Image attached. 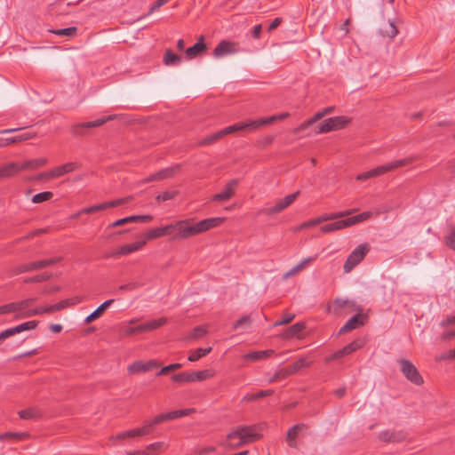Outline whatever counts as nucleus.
Here are the masks:
<instances>
[{
    "label": "nucleus",
    "mask_w": 455,
    "mask_h": 455,
    "mask_svg": "<svg viewBox=\"0 0 455 455\" xmlns=\"http://www.w3.org/2000/svg\"><path fill=\"white\" fill-rule=\"evenodd\" d=\"M224 220L225 218H210L194 222L193 219H185L177 220L170 224L169 227H172V232H176L174 238L183 240L204 233L219 226Z\"/></svg>",
    "instance_id": "1"
},
{
    "label": "nucleus",
    "mask_w": 455,
    "mask_h": 455,
    "mask_svg": "<svg viewBox=\"0 0 455 455\" xmlns=\"http://www.w3.org/2000/svg\"><path fill=\"white\" fill-rule=\"evenodd\" d=\"M261 438V435L257 433L254 426H239L233 428L226 437V440L220 443V445L237 449L247 443H252Z\"/></svg>",
    "instance_id": "2"
},
{
    "label": "nucleus",
    "mask_w": 455,
    "mask_h": 455,
    "mask_svg": "<svg viewBox=\"0 0 455 455\" xmlns=\"http://www.w3.org/2000/svg\"><path fill=\"white\" fill-rule=\"evenodd\" d=\"M369 251L370 245L368 243H362L355 247L344 263V272H351L360 262H362Z\"/></svg>",
    "instance_id": "3"
},
{
    "label": "nucleus",
    "mask_w": 455,
    "mask_h": 455,
    "mask_svg": "<svg viewBox=\"0 0 455 455\" xmlns=\"http://www.w3.org/2000/svg\"><path fill=\"white\" fill-rule=\"evenodd\" d=\"M350 123V118L345 116L325 119L318 127L317 133H326L345 128Z\"/></svg>",
    "instance_id": "4"
},
{
    "label": "nucleus",
    "mask_w": 455,
    "mask_h": 455,
    "mask_svg": "<svg viewBox=\"0 0 455 455\" xmlns=\"http://www.w3.org/2000/svg\"><path fill=\"white\" fill-rule=\"evenodd\" d=\"M398 364L400 371L408 380L414 383L415 385L423 384V378L421 377L416 366L411 361L403 358L398 361Z\"/></svg>",
    "instance_id": "5"
},
{
    "label": "nucleus",
    "mask_w": 455,
    "mask_h": 455,
    "mask_svg": "<svg viewBox=\"0 0 455 455\" xmlns=\"http://www.w3.org/2000/svg\"><path fill=\"white\" fill-rule=\"evenodd\" d=\"M355 212H356V210H351V211L339 212H336V213L323 214L321 216H318L317 218H315L313 220H310L308 221H306V222L302 223L297 228V230L311 228V227H314V226H317V225H319V224H321L323 222H325V221L338 220V219L348 216L351 213Z\"/></svg>",
    "instance_id": "6"
},
{
    "label": "nucleus",
    "mask_w": 455,
    "mask_h": 455,
    "mask_svg": "<svg viewBox=\"0 0 455 455\" xmlns=\"http://www.w3.org/2000/svg\"><path fill=\"white\" fill-rule=\"evenodd\" d=\"M413 161V157H407L404 159L394 161L387 164L380 165L370 171L371 178L380 176L385 172H391L396 168L407 165Z\"/></svg>",
    "instance_id": "7"
},
{
    "label": "nucleus",
    "mask_w": 455,
    "mask_h": 455,
    "mask_svg": "<svg viewBox=\"0 0 455 455\" xmlns=\"http://www.w3.org/2000/svg\"><path fill=\"white\" fill-rule=\"evenodd\" d=\"M35 301L36 299L31 298L21 301L13 302V305H18L17 309L14 312L16 314V318H26L40 315V310L38 309H27Z\"/></svg>",
    "instance_id": "8"
},
{
    "label": "nucleus",
    "mask_w": 455,
    "mask_h": 455,
    "mask_svg": "<svg viewBox=\"0 0 455 455\" xmlns=\"http://www.w3.org/2000/svg\"><path fill=\"white\" fill-rule=\"evenodd\" d=\"M346 309H348L349 312H352L354 310H357V307L353 301L342 299H337L327 307L328 313L333 314L335 315H342L343 311Z\"/></svg>",
    "instance_id": "9"
},
{
    "label": "nucleus",
    "mask_w": 455,
    "mask_h": 455,
    "mask_svg": "<svg viewBox=\"0 0 455 455\" xmlns=\"http://www.w3.org/2000/svg\"><path fill=\"white\" fill-rule=\"evenodd\" d=\"M238 52L236 43L230 41H221L214 49L213 55L217 59L226 57L228 55L235 54Z\"/></svg>",
    "instance_id": "10"
},
{
    "label": "nucleus",
    "mask_w": 455,
    "mask_h": 455,
    "mask_svg": "<svg viewBox=\"0 0 455 455\" xmlns=\"http://www.w3.org/2000/svg\"><path fill=\"white\" fill-rule=\"evenodd\" d=\"M299 192L297 191L291 195H289L280 200H277L275 204L267 210V212L270 215L280 213L288 208L298 197Z\"/></svg>",
    "instance_id": "11"
},
{
    "label": "nucleus",
    "mask_w": 455,
    "mask_h": 455,
    "mask_svg": "<svg viewBox=\"0 0 455 455\" xmlns=\"http://www.w3.org/2000/svg\"><path fill=\"white\" fill-rule=\"evenodd\" d=\"M238 186V180H231L228 181L225 187V188L220 192L216 194L212 200L219 202H226L234 196L235 189Z\"/></svg>",
    "instance_id": "12"
},
{
    "label": "nucleus",
    "mask_w": 455,
    "mask_h": 455,
    "mask_svg": "<svg viewBox=\"0 0 455 455\" xmlns=\"http://www.w3.org/2000/svg\"><path fill=\"white\" fill-rule=\"evenodd\" d=\"M305 424H297L289 429L286 435V442L290 447H297V439L299 438L306 431Z\"/></svg>",
    "instance_id": "13"
},
{
    "label": "nucleus",
    "mask_w": 455,
    "mask_h": 455,
    "mask_svg": "<svg viewBox=\"0 0 455 455\" xmlns=\"http://www.w3.org/2000/svg\"><path fill=\"white\" fill-rule=\"evenodd\" d=\"M160 364L154 360L148 361L147 363H143L141 361H137L129 365L128 367V372L131 374H135L139 372H145L148 371L153 368L158 367Z\"/></svg>",
    "instance_id": "14"
},
{
    "label": "nucleus",
    "mask_w": 455,
    "mask_h": 455,
    "mask_svg": "<svg viewBox=\"0 0 455 455\" xmlns=\"http://www.w3.org/2000/svg\"><path fill=\"white\" fill-rule=\"evenodd\" d=\"M308 365H309V362H307V359L299 358L293 364L288 366L286 369H284L282 371L276 373L275 376L270 379V381H275V379H277L279 375H282V376L284 377V376H287V375L293 374V373L297 372L299 370H300L301 368L307 367Z\"/></svg>",
    "instance_id": "15"
},
{
    "label": "nucleus",
    "mask_w": 455,
    "mask_h": 455,
    "mask_svg": "<svg viewBox=\"0 0 455 455\" xmlns=\"http://www.w3.org/2000/svg\"><path fill=\"white\" fill-rule=\"evenodd\" d=\"M114 299H108L100 305L92 314H90L85 319L84 323L90 324L92 322L100 318L106 310L113 304Z\"/></svg>",
    "instance_id": "16"
},
{
    "label": "nucleus",
    "mask_w": 455,
    "mask_h": 455,
    "mask_svg": "<svg viewBox=\"0 0 455 455\" xmlns=\"http://www.w3.org/2000/svg\"><path fill=\"white\" fill-rule=\"evenodd\" d=\"M364 323V315L358 314L352 318H350L344 325L343 327L339 331V335L349 332L360 325H363Z\"/></svg>",
    "instance_id": "17"
},
{
    "label": "nucleus",
    "mask_w": 455,
    "mask_h": 455,
    "mask_svg": "<svg viewBox=\"0 0 455 455\" xmlns=\"http://www.w3.org/2000/svg\"><path fill=\"white\" fill-rule=\"evenodd\" d=\"M146 243H147V240L142 239V240L135 242V243L124 244L118 248L116 254L122 255V256L129 255L131 253H133V252L140 250Z\"/></svg>",
    "instance_id": "18"
},
{
    "label": "nucleus",
    "mask_w": 455,
    "mask_h": 455,
    "mask_svg": "<svg viewBox=\"0 0 455 455\" xmlns=\"http://www.w3.org/2000/svg\"><path fill=\"white\" fill-rule=\"evenodd\" d=\"M305 323H297L291 326L290 328L286 329L280 336L283 339H289L291 338H302V331L305 329Z\"/></svg>",
    "instance_id": "19"
},
{
    "label": "nucleus",
    "mask_w": 455,
    "mask_h": 455,
    "mask_svg": "<svg viewBox=\"0 0 455 455\" xmlns=\"http://www.w3.org/2000/svg\"><path fill=\"white\" fill-rule=\"evenodd\" d=\"M172 233V227H169V225L161 227V228H152L145 235L144 239L148 240H154L160 238L164 235H169Z\"/></svg>",
    "instance_id": "20"
},
{
    "label": "nucleus",
    "mask_w": 455,
    "mask_h": 455,
    "mask_svg": "<svg viewBox=\"0 0 455 455\" xmlns=\"http://www.w3.org/2000/svg\"><path fill=\"white\" fill-rule=\"evenodd\" d=\"M151 220H152V216H150V215H133V216L126 217V218L120 219V220L115 221L114 223H112L109 226V228H116V227L123 226L124 224L137 222L139 220L149 221Z\"/></svg>",
    "instance_id": "21"
},
{
    "label": "nucleus",
    "mask_w": 455,
    "mask_h": 455,
    "mask_svg": "<svg viewBox=\"0 0 455 455\" xmlns=\"http://www.w3.org/2000/svg\"><path fill=\"white\" fill-rule=\"evenodd\" d=\"M62 175H64V174H63L62 167L60 165V166L55 167L52 170H49L47 172L38 174L36 179L37 180L47 181V180H51L59 178Z\"/></svg>",
    "instance_id": "22"
},
{
    "label": "nucleus",
    "mask_w": 455,
    "mask_h": 455,
    "mask_svg": "<svg viewBox=\"0 0 455 455\" xmlns=\"http://www.w3.org/2000/svg\"><path fill=\"white\" fill-rule=\"evenodd\" d=\"M20 170V164L16 163H9L0 168V179L12 177L18 173Z\"/></svg>",
    "instance_id": "23"
},
{
    "label": "nucleus",
    "mask_w": 455,
    "mask_h": 455,
    "mask_svg": "<svg viewBox=\"0 0 455 455\" xmlns=\"http://www.w3.org/2000/svg\"><path fill=\"white\" fill-rule=\"evenodd\" d=\"M315 258L314 257H308L304 259L300 263L296 265L294 267H292L291 270L287 271L283 274V278L287 279L290 278L298 273H299L302 269H304L307 266H308L312 261L315 260Z\"/></svg>",
    "instance_id": "24"
},
{
    "label": "nucleus",
    "mask_w": 455,
    "mask_h": 455,
    "mask_svg": "<svg viewBox=\"0 0 455 455\" xmlns=\"http://www.w3.org/2000/svg\"><path fill=\"white\" fill-rule=\"evenodd\" d=\"M380 33L383 36L392 39L398 34V29L394 21L388 20L381 25Z\"/></svg>",
    "instance_id": "25"
},
{
    "label": "nucleus",
    "mask_w": 455,
    "mask_h": 455,
    "mask_svg": "<svg viewBox=\"0 0 455 455\" xmlns=\"http://www.w3.org/2000/svg\"><path fill=\"white\" fill-rule=\"evenodd\" d=\"M206 49L204 43V36H201L199 42L186 50V55L188 59H193L202 53Z\"/></svg>",
    "instance_id": "26"
},
{
    "label": "nucleus",
    "mask_w": 455,
    "mask_h": 455,
    "mask_svg": "<svg viewBox=\"0 0 455 455\" xmlns=\"http://www.w3.org/2000/svg\"><path fill=\"white\" fill-rule=\"evenodd\" d=\"M46 164V158L39 157L25 161L23 164H20V168L21 170H35L42 166H44Z\"/></svg>",
    "instance_id": "27"
},
{
    "label": "nucleus",
    "mask_w": 455,
    "mask_h": 455,
    "mask_svg": "<svg viewBox=\"0 0 455 455\" xmlns=\"http://www.w3.org/2000/svg\"><path fill=\"white\" fill-rule=\"evenodd\" d=\"M54 262H56V259H54L33 262L29 265H25V266L21 267L20 272H25V271L37 269V268H43V267H45L47 266L53 264Z\"/></svg>",
    "instance_id": "28"
},
{
    "label": "nucleus",
    "mask_w": 455,
    "mask_h": 455,
    "mask_svg": "<svg viewBox=\"0 0 455 455\" xmlns=\"http://www.w3.org/2000/svg\"><path fill=\"white\" fill-rule=\"evenodd\" d=\"M137 322H138L137 319H132L128 323H124L122 326L124 333L125 335L131 336L137 332H143L144 330L139 329L140 324L136 325Z\"/></svg>",
    "instance_id": "29"
},
{
    "label": "nucleus",
    "mask_w": 455,
    "mask_h": 455,
    "mask_svg": "<svg viewBox=\"0 0 455 455\" xmlns=\"http://www.w3.org/2000/svg\"><path fill=\"white\" fill-rule=\"evenodd\" d=\"M18 414L23 419H37L41 416L40 411L36 407L21 410Z\"/></svg>",
    "instance_id": "30"
},
{
    "label": "nucleus",
    "mask_w": 455,
    "mask_h": 455,
    "mask_svg": "<svg viewBox=\"0 0 455 455\" xmlns=\"http://www.w3.org/2000/svg\"><path fill=\"white\" fill-rule=\"evenodd\" d=\"M274 354V350L268 349L264 351H256L251 352L244 355L245 359L251 360V361H259L263 360Z\"/></svg>",
    "instance_id": "31"
},
{
    "label": "nucleus",
    "mask_w": 455,
    "mask_h": 455,
    "mask_svg": "<svg viewBox=\"0 0 455 455\" xmlns=\"http://www.w3.org/2000/svg\"><path fill=\"white\" fill-rule=\"evenodd\" d=\"M166 323V318L162 317L156 320L149 321L146 323L140 324V330H144V331H150L155 329L159 328Z\"/></svg>",
    "instance_id": "32"
},
{
    "label": "nucleus",
    "mask_w": 455,
    "mask_h": 455,
    "mask_svg": "<svg viewBox=\"0 0 455 455\" xmlns=\"http://www.w3.org/2000/svg\"><path fill=\"white\" fill-rule=\"evenodd\" d=\"M164 62L167 66H177L181 62V58L167 50L164 56Z\"/></svg>",
    "instance_id": "33"
},
{
    "label": "nucleus",
    "mask_w": 455,
    "mask_h": 455,
    "mask_svg": "<svg viewBox=\"0 0 455 455\" xmlns=\"http://www.w3.org/2000/svg\"><path fill=\"white\" fill-rule=\"evenodd\" d=\"M211 351H212L211 347H205V348H197L195 351L190 352L188 359L190 362L198 361L200 358L205 356Z\"/></svg>",
    "instance_id": "34"
},
{
    "label": "nucleus",
    "mask_w": 455,
    "mask_h": 455,
    "mask_svg": "<svg viewBox=\"0 0 455 455\" xmlns=\"http://www.w3.org/2000/svg\"><path fill=\"white\" fill-rule=\"evenodd\" d=\"M176 169H177V167L163 170V171L157 172L156 174L150 176L147 180L151 181V180H164V179L170 178L173 175Z\"/></svg>",
    "instance_id": "35"
},
{
    "label": "nucleus",
    "mask_w": 455,
    "mask_h": 455,
    "mask_svg": "<svg viewBox=\"0 0 455 455\" xmlns=\"http://www.w3.org/2000/svg\"><path fill=\"white\" fill-rule=\"evenodd\" d=\"M244 129H251L250 122L239 123V124H235L234 125L228 126L222 130V133H224V135H228V134L233 133L235 132L242 131Z\"/></svg>",
    "instance_id": "36"
},
{
    "label": "nucleus",
    "mask_w": 455,
    "mask_h": 455,
    "mask_svg": "<svg viewBox=\"0 0 455 455\" xmlns=\"http://www.w3.org/2000/svg\"><path fill=\"white\" fill-rule=\"evenodd\" d=\"M164 446V443L161 442L149 444L141 451V455H156Z\"/></svg>",
    "instance_id": "37"
},
{
    "label": "nucleus",
    "mask_w": 455,
    "mask_h": 455,
    "mask_svg": "<svg viewBox=\"0 0 455 455\" xmlns=\"http://www.w3.org/2000/svg\"><path fill=\"white\" fill-rule=\"evenodd\" d=\"M38 324L37 321H28L23 323H20L14 327V331H16V334H19L22 331H31L36 328Z\"/></svg>",
    "instance_id": "38"
},
{
    "label": "nucleus",
    "mask_w": 455,
    "mask_h": 455,
    "mask_svg": "<svg viewBox=\"0 0 455 455\" xmlns=\"http://www.w3.org/2000/svg\"><path fill=\"white\" fill-rule=\"evenodd\" d=\"M373 216V213L371 212H363L358 215L349 217L350 223L352 226L357 225L361 222H363L369 219H371Z\"/></svg>",
    "instance_id": "39"
},
{
    "label": "nucleus",
    "mask_w": 455,
    "mask_h": 455,
    "mask_svg": "<svg viewBox=\"0 0 455 455\" xmlns=\"http://www.w3.org/2000/svg\"><path fill=\"white\" fill-rule=\"evenodd\" d=\"M276 120H277V116H272L267 117V118H263V119H260V120L249 121V122H250L251 129H257L260 125H267V124H272L273 122H275Z\"/></svg>",
    "instance_id": "40"
},
{
    "label": "nucleus",
    "mask_w": 455,
    "mask_h": 455,
    "mask_svg": "<svg viewBox=\"0 0 455 455\" xmlns=\"http://www.w3.org/2000/svg\"><path fill=\"white\" fill-rule=\"evenodd\" d=\"M193 409H186V410H179V411H173L169 413H167V419L173 420L178 418L185 417L193 412Z\"/></svg>",
    "instance_id": "41"
},
{
    "label": "nucleus",
    "mask_w": 455,
    "mask_h": 455,
    "mask_svg": "<svg viewBox=\"0 0 455 455\" xmlns=\"http://www.w3.org/2000/svg\"><path fill=\"white\" fill-rule=\"evenodd\" d=\"M52 196H53V194L52 192H49V191L42 192V193L35 195L32 197V202L34 204H40V203H43V202L52 199Z\"/></svg>",
    "instance_id": "42"
},
{
    "label": "nucleus",
    "mask_w": 455,
    "mask_h": 455,
    "mask_svg": "<svg viewBox=\"0 0 455 455\" xmlns=\"http://www.w3.org/2000/svg\"><path fill=\"white\" fill-rule=\"evenodd\" d=\"M82 301H83L82 298H76L74 299L64 300V301H61V302L54 305V308H56L57 311H60V310H62V309H64L65 307H67L68 306H72V305L80 303Z\"/></svg>",
    "instance_id": "43"
},
{
    "label": "nucleus",
    "mask_w": 455,
    "mask_h": 455,
    "mask_svg": "<svg viewBox=\"0 0 455 455\" xmlns=\"http://www.w3.org/2000/svg\"><path fill=\"white\" fill-rule=\"evenodd\" d=\"M141 432L139 428H134L122 434H119L116 436V439H125V438H134L138 436H141Z\"/></svg>",
    "instance_id": "44"
},
{
    "label": "nucleus",
    "mask_w": 455,
    "mask_h": 455,
    "mask_svg": "<svg viewBox=\"0 0 455 455\" xmlns=\"http://www.w3.org/2000/svg\"><path fill=\"white\" fill-rule=\"evenodd\" d=\"M207 334V330L202 326L196 327L189 334L188 339H198Z\"/></svg>",
    "instance_id": "45"
},
{
    "label": "nucleus",
    "mask_w": 455,
    "mask_h": 455,
    "mask_svg": "<svg viewBox=\"0 0 455 455\" xmlns=\"http://www.w3.org/2000/svg\"><path fill=\"white\" fill-rule=\"evenodd\" d=\"M51 32L57 36L72 37L76 35V28L71 27L63 29L52 30Z\"/></svg>",
    "instance_id": "46"
},
{
    "label": "nucleus",
    "mask_w": 455,
    "mask_h": 455,
    "mask_svg": "<svg viewBox=\"0 0 455 455\" xmlns=\"http://www.w3.org/2000/svg\"><path fill=\"white\" fill-rule=\"evenodd\" d=\"M379 440L383 442H399L401 438L397 437L396 435L390 433L388 431L381 432L379 435Z\"/></svg>",
    "instance_id": "47"
},
{
    "label": "nucleus",
    "mask_w": 455,
    "mask_h": 455,
    "mask_svg": "<svg viewBox=\"0 0 455 455\" xmlns=\"http://www.w3.org/2000/svg\"><path fill=\"white\" fill-rule=\"evenodd\" d=\"M349 227H352L349 218L332 223L333 231L341 230Z\"/></svg>",
    "instance_id": "48"
},
{
    "label": "nucleus",
    "mask_w": 455,
    "mask_h": 455,
    "mask_svg": "<svg viewBox=\"0 0 455 455\" xmlns=\"http://www.w3.org/2000/svg\"><path fill=\"white\" fill-rule=\"evenodd\" d=\"M199 372V381H204L209 379H212L215 376L216 372L212 369H205L202 371H198Z\"/></svg>",
    "instance_id": "49"
},
{
    "label": "nucleus",
    "mask_w": 455,
    "mask_h": 455,
    "mask_svg": "<svg viewBox=\"0 0 455 455\" xmlns=\"http://www.w3.org/2000/svg\"><path fill=\"white\" fill-rule=\"evenodd\" d=\"M251 323V320L250 319V317L243 316L235 323L234 328L235 329L248 328V327H250Z\"/></svg>",
    "instance_id": "50"
},
{
    "label": "nucleus",
    "mask_w": 455,
    "mask_h": 455,
    "mask_svg": "<svg viewBox=\"0 0 455 455\" xmlns=\"http://www.w3.org/2000/svg\"><path fill=\"white\" fill-rule=\"evenodd\" d=\"M223 136H225V135H224V133H222V130H221V131H220V132H216V133H214V134L205 138L204 140H203L201 141V144L205 145V144L212 143V142L220 140Z\"/></svg>",
    "instance_id": "51"
},
{
    "label": "nucleus",
    "mask_w": 455,
    "mask_h": 455,
    "mask_svg": "<svg viewBox=\"0 0 455 455\" xmlns=\"http://www.w3.org/2000/svg\"><path fill=\"white\" fill-rule=\"evenodd\" d=\"M362 347L357 341H354L342 348V353L349 355Z\"/></svg>",
    "instance_id": "52"
},
{
    "label": "nucleus",
    "mask_w": 455,
    "mask_h": 455,
    "mask_svg": "<svg viewBox=\"0 0 455 455\" xmlns=\"http://www.w3.org/2000/svg\"><path fill=\"white\" fill-rule=\"evenodd\" d=\"M17 306L18 305H13V303L1 306L0 307V315L14 313L15 310L17 309Z\"/></svg>",
    "instance_id": "53"
},
{
    "label": "nucleus",
    "mask_w": 455,
    "mask_h": 455,
    "mask_svg": "<svg viewBox=\"0 0 455 455\" xmlns=\"http://www.w3.org/2000/svg\"><path fill=\"white\" fill-rule=\"evenodd\" d=\"M175 195H176L175 191H166V192L163 193L162 195L157 196L156 200L158 202L167 201V200L172 199L175 196Z\"/></svg>",
    "instance_id": "54"
},
{
    "label": "nucleus",
    "mask_w": 455,
    "mask_h": 455,
    "mask_svg": "<svg viewBox=\"0 0 455 455\" xmlns=\"http://www.w3.org/2000/svg\"><path fill=\"white\" fill-rule=\"evenodd\" d=\"M5 437H15L20 440L26 439L28 437V434H12V433H6V434H0V441L4 440Z\"/></svg>",
    "instance_id": "55"
},
{
    "label": "nucleus",
    "mask_w": 455,
    "mask_h": 455,
    "mask_svg": "<svg viewBox=\"0 0 455 455\" xmlns=\"http://www.w3.org/2000/svg\"><path fill=\"white\" fill-rule=\"evenodd\" d=\"M61 167H62L63 174H67V173H69V172L75 171L78 167V165L76 163L70 162V163H67V164L61 165Z\"/></svg>",
    "instance_id": "56"
},
{
    "label": "nucleus",
    "mask_w": 455,
    "mask_h": 455,
    "mask_svg": "<svg viewBox=\"0 0 455 455\" xmlns=\"http://www.w3.org/2000/svg\"><path fill=\"white\" fill-rule=\"evenodd\" d=\"M295 315L293 314H287L285 315L282 320L276 322L274 326H279V325H284L288 324L294 319Z\"/></svg>",
    "instance_id": "57"
},
{
    "label": "nucleus",
    "mask_w": 455,
    "mask_h": 455,
    "mask_svg": "<svg viewBox=\"0 0 455 455\" xmlns=\"http://www.w3.org/2000/svg\"><path fill=\"white\" fill-rule=\"evenodd\" d=\"M132 200V197L131 196H128V197H124V198H120V199H117V200H113V201H110L108 202L109 203V207H116V206H119V205H122L124 204H126L128 202H130Z\"/></svg>",
    "instance_id": "58"
},
{
    "label": "nucleus",
    "mask_w": 455,
    "mask_h": 455,
    "mask_svg": "<svg viewBox=\"0 0 455 455\" xmlns=\"http://www.w3.org/2000/svg\"><path fill=\"white\" fill-rule=\"evenodd\" d=\"M446 243L450 248L455 251V229L451 230L446 236Z\"/></svg>",
    "instance_id": "59"
},
{
    "label": "nucleus",
    "mask_w": 455,
    "mask_h": 455,
    "mask_svg": "<svg viewBox=\"0 0 455 455\" xmlns=\"http://www.w3.org/2000/svg\"><path fill=\"white\" fill-rule=\"evenodd\" d=\"M13 335H16V331H14V327L6 329L0 333V341L5 339H8Z\"/></svg>",
    "instance_id": "60"
},
{
    "label": "nucleus",
    "mask_w": 455,
    "mask_h": 455,
    "mask_svg": "<svg viewBox=\"0 0 455 455\" xmlns=\"http://www.w3.org/2000/svg\"><path fill=\"white\" fill-rule=\"evenodd\" d=\"M170 0H157L149 9L148 14L153 13L155 11H156L161 6L167 4Z\"/></svg>",
    "instance_id": "61"
},
{
    "label": "nucleus",
    "mask_w": 455,
    "mask_h": 455,
    "mask_svg": "<svg viewBox=\"0 0 455 455\" xmlns=\"http://www.w3.org/2000/svg\"><path fill=\"white\" fill-rule=\"evenodd\" d=\"M107 121V119L105 118H100V119H98V120H95L93 122H88L84 124L85 127H88V128H91V127H97V126H100L101 124H103L105 122Z\"/></svg>",
    "instance_id": "62"
},
{
    "label": "nucleus",
    "mask_w": 455,
    "mask_h": 455,
    "mask_svg": "<svg viewBox=\"0 0 455 455\" xmlns=\"http://www.w3.org/2000/svg\"><path fill=\"white\" fill-rule=\"evenodd\" d=\"M152 427H153V425L149 421V422H147L142 427H139L140 431H142L141 435L149 434Z\"/></svg>",
    "instance_id": "63"
},
{
    "label": "nucleus",
    "mask_w": 455,
    "mask_h": 455,
    "mask_svg": "<svg viewBox=\"0 0 455 455\" xmlns=\"http://www.w3.org/2000/svg\"><path fill=\"white\" fill-rule=\"evenodd\" d=\"M449 324H455V315L447 316L446 319L443 320L441 323L442 326H446Z\"/></svg>",
    "instance_id": "64"
}]
</instances>
